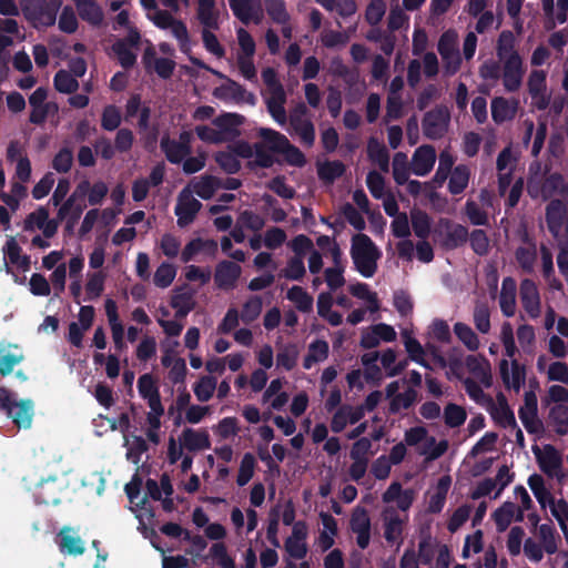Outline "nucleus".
<instances>
[{"label":"nucleus","instance_id":"aec40b11","mask_svg":"<svg viewBox=\"0 0 568 568\" xmlns=\"http://www.w3.org/2000/svg\"><path fill=\"white\" fill-rule=\"evenodd\" d=\"M499 373L506 387H513L516 392L520 389L525 379V367L516 359L511 362V375L509 374V363L505 358L499 363Z\"/></svg>","mask_w":568,"mask_h":568},{"label":"nucleus","instance_id":"473e14b6","mask_svg":"<svg viewBox=\"0 0 568 568\" xmlns=\"http://www.w3.org/2000/svg\"><path fill=\"white\" fill-rule=\"evenodd\" d=\"M410 222L415 235L422 240H426L430 234V217L429 215L417 207L410 211Z\"/></svg>","mask_w":568,"mask_h":568},{"label":"nucleus","instance_id":"c9c22d12","mask_svg":"<svg viewBox=\"0 0 568 568\" xmlns=\"http://www.w3.org/2000/svg\"><path fill=\"white\" fill-rule=\"evenodd\" d=\"M298 354V347L294 343L282 346L276 354L277 366L287 372L292 371L296 366Z\"/></svg>","mask_w":568,"mask_h":568},{"label":"nucleus","instance_id":"09e8293b","mask_svg":"<svg viewBox=\"0 0 568 568\" xmlns=\"http://www.w3.org/2000/svg\"><path fill=\"white\" fill-rule=\"evenodd\" d=\"M528 486L530 487L541 507H545L546 503H550L554 498L550 491L545 487L544 478L538 474H532L529 476Z\"/></svg>","mask_w":568,"mask_h":568},{"label":"nucleus","instance_id":"de8ad7c7","mask_svg":"<svg viewBox=\"0 0 568 568\" xmlns=\"http://www.w3.org/2000/svg\"><path fill=\"white\" fill-rule=\"evenodd\" d=\"M216 384H217V382H216L215 377H213L211 375L202 376L194 384V387H193L196 398L200 402H207L209 399H211V397L214 394V390L216 389Z\"/></svg>","mask_w":568,"mask_h":568},{"label":"nucleus","instance_id":"a878e982","mask_svg":"<svg viewBox=\"0 0 568 568\" xmlns=\"http://www.w3.org/2000/svg\"><path fill=\"white\" fill-rule=\"evenodd\" d=\"M196 17L204 29H219V12L215 0H197Z\"/></svg>","mask_w":568,"mask_h":568},{"label":"nucleus","instance_id":"6e6552de","mask_svg":"<svg viewBox=\"0 0 568 568\" xmlns=\"http://www.w3.org/2000/svg\"><path fill=\"white\" fill-rule=\"evenodd\" d=\"M229 4L234 17L243 24L262 22L263 8L260 0H229Z\"/></svg>","mask_w":568,"mask_h":568},{"label":"nucleus","instance_id":"5701e85b","mask_svg":"<svg viewBox=\"0 0 568 568\" xmlns=\"http://www.w3.org/2000/svg\"><path fill=\"white\" fill-rule=\"evenodd\" d=\"M160 146L170 163L179 164L191 154V146L178 143L166 134L162 136Z\"/></svg>","mask_w":568,"mask_h":568},{"label":"nucleus","instance_id":"c756f323","mask_svg":"<svg viewBox=\"0 0 568 568\" xmlns=\"http://www.w3.org/2000/svg\"><path fill=\"white\" fill-rule=\"evenodd\" d=\"M11 344H6L4 342H0V376L4 377L10 375L14 367L19 365L24 356L22 353H10L9 348Z\"/></svg>","mask_w":568,"mask_h":568},{"label":"nucleus","instance_id":"7ed1b4c3","mask_svg":"<svg viewBox=\"0 0 568 568\" xmlns=\"http://www.w3.org/2000/svg\"><path fill=\"white\" fill-rule=\"evenodd\" d=\"M258 135L267 143L270 151L283 154L290 165L297 168L305 165L306 158L304 153L297 146L291 144L284 134L273 129L262 128Z\"/></svg>","mask_w":568,"mask_h":568},{"label":"nucleus","instance_id":"f3484780","mask_svg":"<svg viewBox=\"0 0 568 568\" xmlns=\"http://www.w3.org/2000/svg\"><path fill=\"white\" fill-rule=\"evenodd\" d=\"M384 537L387 542L393 544L399 540L402 544L404 520L393 507H386L383 511Z\"/></svg>","mask_w":568,"mask_h":568},{"label":"nucleus","instance_id":"052dcab7","mask_svg":"<svg viewBox=\"0 0 568 568\" xmlns=\"http://www.w3.org/2000/svg\"><path fill=\"white\" fill-rule=\"evenodd\" d=\"M254 161L248 162V166L253 169L254 166L262 169H270L275 163L274 156L266 151L265 145L261 142L254 144Z\"/></svg>","mask_w":568,"mask_h":568},{"label":"nucleus","instance_id":"58836bf2","mask_svg":"<svg viewBox=\"0 0 568 568\" xmlns=\"http://www.w3.org/2000/svg\"><path fill=\"white\" fill-rule=\"evenodd\" d=\"M345 164L338 160L327 161L318 170V178L327 184H332L345 173Z\"/></svg>","mask_w":568,"mask_h":568},{"label":"nucleus","instance_id":"f03ea898","mask_svg":"<svg viewBox=\"0 0 568 568\" xmlns=\"http://www.w3.org/2000/svg\"><path fill=\"white\" fill-rule=\"evenodd\" d=\"M24 19L36 29L52 27L62 0H19Z\"/></svg>","mask_w":568,"mask_h":568},{"label":"nucleus","instance_id":"9d476101","mask_svg":"<svg viewBox=\"0 0 568 568\" xmlns=\"http://www.w3.org/2000/svg\"><path fill=\"white\" fill-rule=\"evenodd\" d=\"M242 273L241 266L232 261H221L214 273V282L217 288L229 291L233 290Z\"/></svg>","mask_w":568,"mask_h":568},{"label":"nucleus","instance_id":"4be33fe9","mask_svg":"<svg viewBox=\"0 0 568 568\" xmlns=\"http://www.w3.org/2000/svg\"><path fill=\"white\" fill-rule=\"evenodd\" d=\"M244 122V116L237 113H223L213 120L217 131L226 136L227 140L234 139L241 134L239 126Z\"/></svg>","mask_w":568,"mask_h":568},{"label":"nucleus","instance_id":"ddd939ff","mask_svg":"<svg viewBox=\"0 0 568 568\" xmlns=\"http://www.w3.org/2000/svg\"><path fill=\"white\" fill-rule=\"evenodd\" d=\"M439 225L446 233L442 241V246L446 250H455L463 246L468 241V230L462 224H453L449 219L439 220Z\"/></svg>","mask_w":568,"mask_h":568},{"label":"nucleus","instance_id":"603ef678","mask_svg":"<svg viewBox=\"0 0 568 568\" xmlns=\"http://www.w3.org/2000/svg\"><path fill=\"white\" fill-rule=\"evenodd\" d=\"M222 89L225 90L236 102H245L251 105L256 103V97L254 93L248 92L242 84L233 80H229V83Z\"/></svg>","mask_w":568,"mask_h":568},{"label":"nucleus","instance_id":"393cba45","mask_svg":"<svg viewBox=\"0 0 568 568\" xmlns=\"http://www.w3.org/2000/svg\"><path fill=\"white\" fill-rule=\"evenodd\" d=\"M468 372L477 377L486 387L491 385L490 364L483 356L468 355L465 359Z\"/></svg>","mask_w":568,"mask_h":568},{"label":"nucleus","instance_id":"e433bc0d","mask_svg":"<svg viewBox=\"0 0 568 568\" xmlns=\"http://www.w3.org/2000/svg\"><path fill=\"white\" fill-rule=\"evenodd\" d=\"M516 510L517 507L514 503L505 501L493 513L491 516L499 532L505 531L509 527Z\"/></svg>","mask_w":568,"mask_h":568},{"label":"nucleus","instance_id":"9b49d317","mask_svg":"<svg viewBox=\"0 0 568 568\" xmlns=\"http://www.w3.org/2000/svg\"><path fill=\"white\" fill-rule=\"evenodd\" d=\"M296 112L300 114L291 115V125L295 133L300 136L301 142L307 146H313L315 142V126L313 122L308 119H304L303 115L307 112V109L304 104H300L296 109Z\"/></svg>","mask_w":568,"mask_h":568},{"label":"nucleus","instance_id":"39448f33","mask_svg":"<svg viewBox=\"0 0 568 568\" xmlns=\"http://www.w3.org/2000/svg\"><path fill=\"white\" fill-rule=\"evenodd\" d=\"M450 114L446 106L437 105L426 112L422 123L424 135L429 140L442 139L447 132Z\"/></svg>","mask_w":568,"mask_h":568},{"label":"nucleus","instance_id":"4468645a","mask_svg":"<svg viewBox=\"0 0 568 568\" xmlns=\"http://www.w3.org/2000/svg\"><path fill=\"white\" fill-rule=\"evenodd\" d=\"M436 162V150L433 145L424 144L417 148L412 158V171L415 175L425 176Z\"/></svg>","mask_w":568,"mask_h":568},{"label":"nucleus","instance_id":"a18cd8bd","mask_svg":"<svg viewBox=\"0 0 568 568\" xmlns=\"http://www.w3.org/2000/svg\"><path fill=\"white\" fill-rule=\"evenodd\" d=\"M393 178L398 185H404L409 179V168L407 155L403 152H397L393 158Z\"/></svg>","mask_w":568,"mask_h":568},{"label":"nucleus","instance_id":"f8f14e48","mask_svg":"<svg viewBox=\"0 0 568 568\" xmlns=\"http://www.w3.org/2000/svg\"><path fill=\"white\" fill-rule=\"evenodd\" d=\"M520 302L524 310L536 318L540 314V296L536 283L530 278H524L519 287Z\"/></svg>","mask_w":568,"mask_h":568},{"label":"nucleus","instance_id":"dca6fc26","mask_svg":"<svg viewBox=\"0 0 568 568\" xmlns=\"http://www.w3.org/2000/svg\"><path fill=\"white\" fill-rule=\"evenodd\" d=\"M519 101L513 99L509 101L504 97H495L490 102L491 118L495 123L501 124L513 120L518 110Z\"/></svg>","mask_w":568,"mask_h":568},{"label":"nucleus","instance_id":"1a4fd4ad","mask_svg":"<svg viewBox=\"0 0 568 568\" xmlns=\"http://www.w3.org/2000/svg\"><path fill=\"white\" fill-rule=\"evenodd\" d=\"M202 207V203L193 197L187 189H184L180 195L174 209L178 216V225L184 227L192 223Z\"/></svg>","mask_w":568,"mask_h":568},{"label":"nucleus","instance_id":"2f4dec72","mask_svg":"<svg viewBox=\"0 0 568 568\" xmlns=\"http://www.w3.org/2000/svg\"><path fill=\"white\" fill-rule=\"evenodd\" d=\"M470 176L469 168L465 164H459L454 168L448 182V191L453 195H458L465 191L468 185Z\"/></svg>","mask_w":568,"mask_h":568},{"label":"nucleus","instance_id":"a211bd4d","mask_svg":"<svg viewBox=\"0 0 568 568\" xmlns=\"http://www.w3.org/2000/svg\"><path fill=\"white\" fill-rule=\"evenodd\" d=\"M57 544L62 554L79 556L84 552V544L80 536L74 535L72 528L63 527L58 534Z\"/></svg>","mask_w":568,"mask_h":568},{"label":"nucleus","instance_id":"0e129e2a","mask_svg":"<svg viewBox=\"0 0 568 568\" xmlns=\"http://www.w3.org/2000/svg\"><path fill=\"white\" fill-rule=\"evenodd\" d=\"M564 187V178L560 173L555 172L546 176L541 183L542 197L550 199L554 194L561 191Z\"/></svg>","mask_w":568,"mask_h":568},{"label":"nucleus","instance_id":"0eeeda50","mask_svg":"<svg viewBox=\"0 0 568 568\" xmlns=\"http://www.w3.org/2000/svg\"><path fill=\"white\" fill-rule=\"evenodd\" d=\"M538 466L548 477L560 478L559 471L562 467V457L550 444L544 446L542 450L536 445L532 447Z\"/></svg>","mask_w":568,"mask_h":568},{"label":"nucleus","instance_id":"680f3d73","mask_svg":"<svg viewBox=\"0 0 568 568\" xmlns=\"http://www.w3.org/2000/svg\"><path fill=\"white\" fill-rule=\"evenodd\" d=\"M404 336V344L409 358L426 368H430L429 364L424 359V349L420 343L416 338L410 337L407 334H405Z\"/></svg>","mask_w":568,"mask_h":568},{"label":"nucleus","instance_id":"774afa93","mask_svg":"<svg viewBox=\"0 0 568 568\" xmlns=\"http://www.w3.org/2000/svg\"><path fill=\"white\" fill-rule=\"evenodd\" d=\"M549 505L551 515L558 520L562 531L567 534L566 521H568V503L564 498L557 501L552 498Z\"/></svg>","mask_w":568,"mask_h":568},{"label":"nucleus","instance_id":"bf43d9fd","mask_svg":"<svg viewBox=\"0 0 568 568\" xmlns=\"http://www.w3.org/2000/svg\"><path fill=\"white\" fill-rule=\"evenodd\" d=\"M515 36L510 30H503L499 33L498 40H497V47L496 52L497 57L499 59L507 58L508 54H513L514 52H517L515 50Z\"/></svg>","mask_w":568,"mask_h":568},{"label":"nucleus","instance_id":"c85d7f7f","mask_svg":"<svg viewBox=\"0 0 568 568\" xmlns=\"http://www.w3.org/2000/svg\"><path fill=\"white\" fill-rule=\"evenodd\" d=\"M285 102L286 94L284 88H278L276 92H272L271 98L266 101L271 116L278 124H284L286 122V111L284 108Z\"/></svg>","mask_w":568,"mask_h":568},{"label":"nucleus","instance_id":"6ab92c4d","mask_svg":"<svg viewBox=\"0 0 568 568\" xmlns=\"http://www.w3.org/2000/svg\"><path fill=\"white\" fill-rule=\"evenodd\" d=\"M181 445L189 452H200L211 447V440L207 430H195L185 428L181 435Z\"/></svg>","mask_w":568,"mask_h":568},{"label":"nucleus","instance_id":"f704fd0d","mask_svg":"<svg viewBox=\"0 0 568 568\" xmlns=\"http://www.w3.org/2000/svg\"><path fill=\"white\" fill-rule=\"evenodd\" d=\"M454 158L447 153L442 152L439 155V163L438 168L435 172V175L433 176L430 184H433L434 187H440L445 183V181L448 179V176L452 174L454 168Z\"/></svg>","mask_w":568,"mask_h":568},{"label":"nucleus","instance_id":"7c9ffc66","mask_svg":"<svg viewBox=\"0 0 568 568\" xmlns=\"http://www.w3.org/2000/svg\"><path fill=\"white\" fill-rule=\"evenodd\" d=\"M548 419L554 430L559 436L568 434V406L564 404L555 405L550 408Z\"/></svg>","mask_w":568,"mask_h":568},{"label":"nucleus","instance_id":"3c124183","mask_svg":"<svg viewBox=\"0 0 568 568\" xmlns=\"http://www.w3.org/2000/svg\"><path fill=\"white\" fill-rule=\"evenodd\" d=\"M515 257L525 273L530 274L534 272V265L537 258L536 247L534 244L531 247L519 246L515 251Z\"/></svg>","mask_w":568,"mask_h":568},{"label":"nucleus","instance_id":"8fccbe9b","mask_svg":"<svg viewBox=\"0 0 568 568\" xmlns=\"http://www.w3.org/2000/svg\"><path fill=\"white\" fill-rule=\"evenodd\" d=\"M467 418L466 410L454 403H449L444 408V420L445 424L450 428H457L462 426Z\"/></svg>","mask_w":568,"mask_h":568},{"label":"nucleus","instance_id":"49530a36","mask_svg":"<svg viewBox=\"0 0 568 568\" xmlns=\"http://www.w3.org/2000/svg\"><path fill=\"white\" fill-rule=\"evenodd\" d=\"M221 186V181L213 175H204L199 182L194 184V192L203 200H210L217 187Z\"/></svg>","mask_w":568,"mask_h":568},{"label":"nucleus","instance_id":"6e6d98bb","mask_svg":"<svg viewBox=\"0 0 568 568\" xmlns=\"http://www.w3.org/2000/svg\"><path fill=\"white\" fill-rule=\"evenodd\" d=\"M255 464L256 462L253 454H244L240 464V469L236 478V483L239 486L243 487L252 479L254 475Z\"/></svg>","mask_w":568,"mask_h":568},{"label":"nucleus","instance_id":"4c0bfd02","mask_svg":"<svg viewBox=\"0 0 568 568\" xmlns=\"http://www.w3.org/2000/svg\"><path fill=\"white\" fill-rule=\"evenodd\" d=\"M265 10L270 19L277 24L290 23L291 17L284 0H264Z\"/></svg>","mask_w":568,"mask_h":568},{"label":"nucleus","instance_id":"864d4df0","mask_svg":"<svg viewBox=\"0 0 568 568\" xmlns=\"http://www.w3.org/2000/svg\"><path fill=\"white\" fill-rule=\"evenodd\" d=\"M172 36L178 40L180 50L189 54L191 52L190 34L186 24L182 20L175 19L169 27Z\"/></svg>","mask_w":568,"mask_h":568},{"label":"nucleus","instance_id":"a19ab883","mask_svg":"<svg viewBox=\"0 0 568 568\" xmlns=\"http://www.w3.org/2000/svg\"><path fill=\"white\" fill-rule=\"evenodd\" d=\"M454 333L457 338L467 347V349L475 352L479 348V338L467 324L457 322L454 325Z\"/></svg>","mask_w":568,"mask_h":568},{"label":"nucleus","instance_id":"69168bd1","mask_svg":"<svg viewBox=\"0 0 568 568\" xmlns=\"http://www.w3.org/2000/svg\"><path fill=\"white\" fill-rule=\"evenodd\" d=\"M393 304L402 317H406L407 315L412 314L414 308L410 295L404 290L394 292Z\"/></svg>","mask_w":568,"mask_h":568},{"label":"nucleus","instance_id":"f257e3e1","mask_svg":"<svg viewBox=\"0 0 568 568\" xmlns=\"http://www.w3.org/2000/svg\"><path fill=\"white\" fill-rule=\"evenodd\" d=\"M351 256L356 271L364 277H373L377 271V261L382 252L372 241V239L358 233L352 237Z\"/></svg>","mask_w":568,"mask_h":568},{"label":"nucleus","instance_id":"bb28decb","mask_svg":"<svg viewBox=\"0 0 568 568\" xmlns=\"http://www.w3.org/2000/svg\"><path fill=\"white\" fill-rule=\"evenodd\" d=\"M80 8H75L81 20L88 22L92 27H100L104 20V12L95 0H88L79 3Z\"/></svg>","mask_w":568,"mask_h":568},{"label":"nucleus","instance_id":"20e7f679","mask_svg":"<svg viewBox=\"0 0 568 568\" xmlns=\"http://www.w3.org/2000/svg\"><path fill=\"white\" fill-rule=\"evenodd\" d=\"M0 412L12 419L19 428H29L32 423L33 404L30 399L17 402L11 392L0 386Z\"/></svg>","mask_w":568,"mask_h":568},{"label":"nucleus","instance_id":"2eb2a0df","mask_svg":"<svg viewBox=\"0 0 568 568\" xmlns=\"http://www.w3.org/2000/svg\"><path fill=\"white\" fill-rule=\"evenodd\" d=\"M62 487L55 478L42 480L36 488L34 498L38 504L57 506L61 501Z\"/></svg>","mask_w":568,"mask_h":568},{"label":"nucleus","instance_id":"79ce46f5","mask_svg":"<svg viewBox=\"0 0 568 568\" xmlns=\"http://www.w3.org/2000/svg\"><path fill=\"white\" fill-rule=\"evenodd\" d=\"M58 28L60 31L68 34L77 32L79 28V21L73 7L68 4L61 9L58 20Z\"/></svg>","mask_w":568,"mask_h":568},{"label":"nucleus","instance_id":"13d9d810","mask_svg":"<svg viewBox=\"0 0 568 568\" xmlns=\"http://www.w3.org/2000/svg\"><path fill=\"white\" fill-rule=\"evenodd\" d=\"M120 110L114 104L104 106L101 115V126L105 131H114L121 124Z\"/></svg>","mask_w":568,"mask_h":568},{"label":"nucleus","instance_id":"ea45409f","mask_svg":"<svg viewBox=\"0 0 568 568\" xmlns=\"http://www.w3.org/2000/svg\"><path fill=\"white\" fill-rule=\"evenodd\" d=\"M417 397L418 393L412 387L407 388L404 393H398L390 399L388 407L389 414H397L402 408H410L417 400Z\"/></svg>","mask_w":568,"mask_h":568},{"label":"nucleus","instance_id":"338daca9","mask_svg":"<svg viewBox=\"0 0 568 568\" xmlns=\"http://www.w3.org/2000/svg\"><path fill=\"white\" fill-rule=\"evenodd\" d=\"M267 187L278 196L286 200H292L296 195L295 190L286 184V179L284 175H277L273 178L267 183Z\"/></svg>","mask_w":568,"mask_h":568},{"label":"nucleus","instance_id":"72a5a7b5","mask_svg":"<svg viewBox=\"0 0 568 568\" xmlns=\"http://www.w3.org/2000/svg\"><path fill=\"white\" fill-rule=\"evenodd\" d=\"M286 297L294 303L300 312L310 313L313 311L314 300L302 286H292L287 291Z\"/></svg>","mask_w":568,"mask_h":568},{"label":"nucleus","instance_id":"cd10ccee","mask_svg":"<svg viewBox=\"0 0 568 568\" xmlns=\"http://www.w3.org/2000/svg\"><path fill=\"white\" fill-rule=\"evenodd\" d=\"M368 159L376 163L381 171H389V153L387 148L377 139L371 138L367 143Z\"/></svg>","mask_w":568,"mask_h":568},{"label":"nucleus","instance_id":"423d86ee","mask_svg":"<svg viewBox=\"0 0 568 568\" xmlns=\"http://www.w3.org/2000/svg\"><path fill=\"white\" fill-rule=\"evenodd\" d=\"M518 415L529 434H539L544 430V424L538 418V399L534 390L525 392L524 405L519 407Z\"/></svg>","mask_w":568,"mask_h":568},{"label":"nucleus","instance_id":"b1692460","mask_svg":"<svg viewBox=\"0 0 568 568\" xmlns=\"http://www.w3.org/2000/svg\"><path fill=\"white\" fill-rule=\"evenodd\" d=\"M498 406L494 407L490 412V415L495 423L501 428H517V422L515 418V414L506 397L503 394L497 396Z\"/></svg>","mask_w":568,"mask_h":568},{"label":"nucleus","instance_id":"5fc2aeb1","mask_svg":"<svg viewBox=\"0 0 568 568\" xmlns=\"http://www.w3.org/2000/svg\"><path fill=\"white\" fill-rule=\"evenodd\" d=\"M175 275L176 268L172 264L163 262L154 273L153 283L158 287L166 288L172 284Z\"/></svg>","mask_w":568,"mask_h":568},{"label":"nucleus","instance_id":"412c9836","mask_svg":"<svg viewBox=\"0 0 568 568\" xmlns=\"http://www.w3.org/2000/svg\"><path fill=\"white\" fill-rule=\"evenodd\" d=\"M516 292L517 285L513 277H505L501 283L499 294V305L506 317H511L516 312Z\"/></svg>","mask_w":568,"mask_h":568},{"label":"nucleus","instance_id":"37998d69","mask_svg":"<svg viewBox=\"0 0 568 568\" xmlns=\"http://www.w3.org/2000/svg\"><path fill=\"white\" fill-rule=\"evenodd\" d=\"M53 85L60 93H73L79 88L78 80L68 71L59 70L53 78Z\"/></svg>","mask_w":568,"mask_h":568},{"label":"nucleus","instance_id":"e2e57ef3","mask_svg":"<svg viewBox=\"0 0 568 568\" xmlns=\"http://www.w3.org/2000/svg\"><path fill=\"white\" fill-rule=\"evenodd\" d=\"M470 247L477 255H486L489 250V240L487 233L481 229L474 230L470 234L468 233Z\"/></svg>","mask_w":568,"mask_h":568},{"label":"nucleus","instance_id":"4d7b16f0","mask_svg":"<svg viewBox=\"0 0 568 568\" xmlns=\"http://www.w3.org/2000/svg\"><path fill=\"white\" fill-rule=\"evenodd\" d=\"M214 159L220 168L227 174H235L241 170L240 160L230 150L217 152Z\"/></svg>","mask_w":568,"mask_h":568},{"label":"nucleus","instance_id":"c03bdc74","mask_svg":"<svg viewBox=\"0 0 568 568\" xmlns=\"http://www.w3.org/2000/svg\"><path fill=\"white\" fill-rule=\"evenodd\" d=\"M112 52L116 55L120 65L128 70L135 65L136 54L126 47L125 41H115L111 47Z\"/></svg>","mask_w":568,"mask_h":568}]
</instances>
